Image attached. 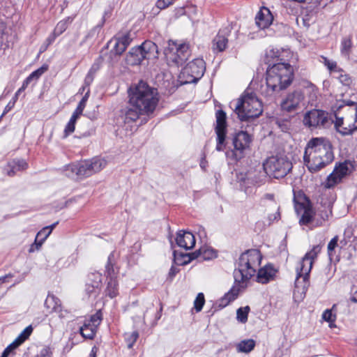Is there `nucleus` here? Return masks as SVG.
<instances>
[{
  "instance_id": "obj_39",
  "label": "nucleus",
  "mask_w": 357,
  "mask_h": 357,
  "mask_svg": "<svg viewBox=\"0 0 357 357\" xmlns=\"http://www.w3.org/2000/svg\"><path fill=\"white\" fill-rule=\"evenodd\" d=\"M90 95V89H88L87 91H86L84 96L82 97V100L79 101L77 108L73 113V115L75 116L76 117L79 118L80 115H82L86 105V102L89 99Z\"/></svg>"
},
{
  "instance_id": "obj_57",
  "label": "nucleus",
  "mask_w": 357,
  "mask_h": 357,
  "mask_svg": "<svg viewBox=\"0 0 357 357\" xmlns=\"http://www.w3.org/2000/svg\"><path fill=\"white\" fill-rule=\"evenodd\" d=\"M174 0H158L156 6L160 9H165L173 3Z\"/></svg>"
},
{
  "instance_id": "obj_41",
  "label": "nucleus",
  "mask_w": 357,
  "mask_h": 357,
  "mask_svg": "<svg viewBox=\"0 0 357 357\" xmlns=\"http://www.w3.org/2000/svg\"><path fill=\"white\" fill-rule=\"evenodd\" d=\"M72 22L70 17L59 21L56 25L54 32L58 36L62 34L68 28V24Z\"/></svg>"
},
{
  "instance_id": "obj_49",
  "label": "nucleus",
  "mask_w": 357,
  "mask_h": 357,
  "mask_svg": "<svg viewBox=\"0 0 357 357\" xmlns=\"http://www.w3.org/2000/svg\"><path fill=\"white\" fill-rule=\"evenodd\" d=\"M337 242H338V236H335L330 241V242L328 244V248H328V256L331 259H332V257L333 256V252L335 248L337 245Z\"/></svg>"
},
{
  "instance_id": "obj_36",
  "label": "nucleus",
  "mask_w": 357,
  "mask_h": 357,
  "mask_svg": "<svg viewBox=\"0 0 357 357\" xmlns=\"http://www.w3.org/2000/svg\"><path fill=\"white\" fill-rule=\"evenodd\" d=\"M32 332L33 327L31 325L26 326L14 340L15 344H17L18 347L20 346L29 337Z\"/></svg>"
},
{
  "instance_id": "obj_60",
  "label": "nucleus",
  "mask_w": 357,
  "mask_h": 357,
  "mask_svg": "<svg viewBox=\"0 0 357 357\" xmlns=\"http://www.w3.org/2000/svg\"><path fill=\"white\" fill-rule=\"evenodd\" d=\"M18 346L17 344H15V342H13L11 344H10L3 351V354H6V355H9V354L15 350L16 348H17Z\"/></svg>"
},
{
  "instance_id": "obj_45",
  "label": "nucleus",
  "mask_w": 357,
  "mask_h": 357,
  "mask_svg": "<svg viewBox=\"0 0 357 357\" xmlns=\"http://www.w3.org/2000/svg\"><path fill=\"white\" fill-rule=\"evenodd\" d=\"M205 303L204 295L203 293H199L194 301V307L197 312H200Z\"/></svg>"
},
{
  "instance_id": "obj_43",
  "label": "nucleus",
  "mask_w": 357,
  "mask_h": 357,
  "mask_svg": "<svg viewBox=\"0 0 357 357\" xmlns=\"http://www.w3.org/2000/svg\"><path fill=\"white\" fill-rule=\"evenodd\" d=\"M77 119V117L72 114L69 121L65 127L63 136L64 137H67L69 135L72 134L75 131V123Z\"/></svg>"
},
{
  "instance_id": "obj_13",
  "label": "nucleus",
  "mask_w": 357,
  "mask_h": 357,
  "mask_svg": "<svg viewBox=\"0 0 357 357\" xmlns=\"http://www.w3.org/2000/svg\"><path fill=\"white\" fill-rule=\"evenodd\" d=\"M205 62L202 59H195L189 62L181 70L180 77L185 78L184 83L197 82L205 72Z\"/></svg>"
},
{
  "instance_id": "obj_9",
  "label": "nucleus",
  "mask_w": 357,
  "mask_h": 357,
  "mask_svg": "<svg viewBox=\"0 0 357 357\" xmlns=\"http://www.w3.org/2000/svg\"><path fill=\"white\" fill-rule=\"evenodd\" d=\"M158 47L151 40L144 41L141 45L131 48L126 56L129 65H139L144 59L157 57Z\"/></svg>"
},
{
  "instance_id": "obj_7",
  "label": "nucleus",
  "mask_w": 357,
  "mask_h": 357,
  "mask_svg": "<svg viewBox=\"0 0 357 357\" xmlns=\"http://www.w3.org/2000/svg\"><path fill=\"white\" fill-rule=\"evenodd\" d=\"M320 251L321 247L319 245L314 246L298 263L296 268V287L301 288L303 291L307 290L309 286L310 273L312 270L314 260L317 258Z\"/></svg>"
},
{
  "instance_id": "obj_32",
  "label": "nucleus",
  "mask_w": 357,
  "mask_h": 357,
  "mask_svg": "<svg viewBox=\"0 0 357 357\" xmlns=\"http://www.w3.org/2000/svg\"><path fill=\"white\" fill-rule=\"evenodd\" d=\"M91 276L96 279V280L92 284L87 283L86 284L85 290L89 296L96 294L97 293L101 282V275L100 274H92Z\"/></svg>"
},
{
  "instance_id": "obj_5",
  "label": "nucleus",
  "mask_w": 357,
  "mask_h": 357,
  "mask_svg": "<svg viewBox=\"0 0 357 357\" xmlns=\"http://www.w3.org/2000/svg\"><path fill=\"white\" fill-rule=\"evenodd\" d=\"M317 100V89L312 84H308L304 89L294 90L288 93L281 102L282 110L291 112L305 106V102L313 105Z\"/></svg>"
},
{
  "instance_id": "obj_64",
  "label": "nucleus",
  "mask_w": 357,
  "mask_h": 357,
  "mask_svg": "<svg viewBox=\"0 0 357 357\" xmlns=\"http://www.w3.org/2000/svg\"><path fill=\"white\" fill-rule=\"evenodd\" d=\"M200 167L203 169V170H206V167H207V161L205 158V157H203L201 160H200Z\"/></svg>"
},
{
  "instance_id": "obj_50",
  "label": "nucleus",
  "mask_w": 357,
  "mask_h": 357,
  "mask_svg": "<svg viewBox=\"0 0 357 357\" xmlns=\"http://www.w3.org/2000/svg\"><path fill=\"white\" fill-rule=\"evenodd\" d=\"M113 257L112 254H110L108 257V261L105 266V274H107V276L109 278H114V269L113 267V264L111 262V258Z\"/></svg>"
},
{
  "instance_id": "obj_23",
  "label": "nucleus",
  "mask_w": 357,
  "mask_h": 357,
  "mask_svg": "<svg viewBox=\"0 0 357 357\" xmlns=\"http://www.w3.org/2000/svg\"><path fill=\"white\" fill-rule=\"evenodd\" d=\"M347 112L344 118L349 123L354 132L357 130V103L352 102L351 105L348 106L347 107Z\"/></svg>"
},
{
  "instance_id": "obj_17",
  "label": "nucleus",
  "mask_w": 357,
  "mask_h": 357,
  "mask_svg": "<svg viewBox=\"0 0 357 357\" xmlns=\"http://www.w3.org/2000/svg\"><path fill=\"white\" fill-rule=\"evenodd\" d=\"M295 211L299 218L301 225H307L312 222L315 213L308 201L303 203H295Z\"/></svg>"
},
{
  "instance_id": "obj_6",
  "label": "nucleus",
  "mask_w": 357,
  "mask_h": 357,
  "mask_svg": "<svg viewBox=\"0 0 357 357\" xmlns=\"http://www.w3.org/2000/svg\"><path fill=\"white\" fill-rule=\"evenodd\" d=\"M235 112L241 121H248L262 113L261 101L253 93L243 95L235 103Z\"/></svg>"
},
{
  "instance_id": "obj_33",
  "label": "nucleus",
  "mask_w": 357,
  "mask_h": 357,
  "mask_svg": "<svg viewBox=\"0 0 357 357\" xmlns=\"http://www.w3.org/2000/svg\"><path fill=\"white\" fill-rule=\"evenodd\" d=\"M48 65L43 64L40 68L32 72L24 81L25 85H29L33 80H38L40 77L48 70Z\"/></svg>"
},
{
  "instance_id": "obj_16",
  "label": "nucleus",
  "mask_w": 357,
  "mask_h": 357,
  "mask_svg": "<svg viewBox=\"0 0 357 357\" xmlns=\"http://www.w3.org/2000/svg\"><path fill=\"white\" fill-rule=\"evenodd\" d=\"M216 126L215 131L217 135V144L215 149L218 151H222L226 146L225 139L227 135V116L226 113L219 109L215 113Z\"/></svg>"
},
{
  "instance_id": "obj_48",
  "label": "nucleus",
  "mask_w": 357,
  "mask_h": 357,
  "mask_svg": "<svg viewBox=\"0 0 357 357\" xmlns=\"http://www.w3.org/2000/svg\"><path fill=\"white\" fill-rule=\"evenodd\" d=\"M51 234V229L46 228L45 227L43 228L41 230H40L38 234H36V238H38L40 242L43 243L45 242V241L47 239V238Z\"/></svg>"
},
{
  "instance_id": "obj_61",
  "label": "nucleus",
  "mask_w": 357,
  "mask_h": 357,
  "mask_svg": "<svg viewBox=\"0 0 357 357\" xmlns=\"http://www.w3.org/2000/svg\"><path fill=\"white\" fill-rule=\"evenodd\" d=\"M93 77L92 75V74L91 73V72H89L85 79H84V85H86V86L89 87V85L91 84V82H93Z\"/></svg>"
},
{
  "instance_id": "obj_46",
  "label": "nucleus",
  "mask_w": 357,
  "mask_h": 357,
  "mask_svg": "<svg viewBox=\"0 0 357 357\" xmlns=\"http://www.w3.org/2000/svg\"><path fill=\"white\" fill-rule=\"evenodd\" d=\"M86 321H90V324H93L96 328L100 325L102 321V313L100 310L97 311L94 314L91 315L89 319H86Z\"/></svg>"
},
{
  "instance_id": "obj_4",
  "label": "nucleus",
  "mask_w": 357,
  "mask_h": 357,
  "mask_svg": "<svg viewBox=\"0 0 357 357\" xmlns=\"http://www.w3.org/2000/svg\"><path fill=\"white\" fill-rule=\"evenodd\" d=\"M303 159L310 172L319 171L334 159L330 142L322 137L312 139L307 144Z\"/></svg>"
},
{
  "instance_id": "obj_56",
  "label": "nucleus",
  "mask_w": 357,
  "mask_h": 357,
  "mask_svg": "<svg viewBox=\"0 0 357 357\" xmlns=\"http://www.w3.org/2000/svg\"><path fill=\"white\" fill-rule=\"evenodd\" d=\"M8 167L9 169H7V174L10 176H14L19 171L17 165L14 164V160L8 163Z\"/></svg>"
},
{
  "instance_id": "obj_8",
  "label": "nucleus",
  "mask_w": 357,
  "mask_h": 357,
  "mask_svg": "<svg viewBox=\"0 0 357 357\" xmlns=\"http://www.w3.org/2000/svg\"><path fill=\"white\" fill-rule=\"evenodd\" d=\"M292 167V162L285 155L271 156L264 164L266 174L277 179L286 176L291 172Z\"/></svg>"
},
{
  "instance_id": "obj_14",
  "label": "nucleus",
  "mask_w": 357,
  "mask_h": 357,
  "mask_svg": "<svg viewBox=\"0 0 357 357\" xmlns=\"http://www.w3.org/2000/svg\"><path fill=\"white\" fill-rule=\"evenodd\" d=\"M333 122L331 115L325 111L312 109L307 112L303 118V123L310 128H326Z\"/></svg>"
},
{
  "instance_id": "obj_51",
  "label": "nucleus",
  "mask_w": 357,
  "mask_h": 357,
  "mask_svg": "<svg viewBox=\"0 0 357 357\" xmlns=\"http://www.w3.org/2000/svg\"><path fill=\"white\" fill-rule=\"evenodd\" d=\"M35 357H52V351L49 347H43Z\"/></svg>"
},
{
  "instance_id": "obj_35",
  "label": "nucleus",
  "mask_w": 357,
  "mask_h": 357,
  "mask_svg": "<svg viewBox=\"0 0 357 357\" xmlns=\"http://www.w3.org/2000/svg\"><path fill=\"white\" fill-rule=\"evenodd\" d=\"M106 295L113 298L118 294V282L116 278H111L107 282L105 290Z\"/></svg>"
},
{
  "instance_id": "obj_3",
  "label": "nucleus",
  "mask_w": 357,
  "mask_h": 357,
  "mask_svg": "<svg viewBox=\"0 0 357 357\" xmlns=\"http://www.w3.org/2000/svg\"><path fill=\"white\" fill-rule=\"evenodd\" d=\"M278 51L273 49L266 52L267 63L266 81L261 84L259 91L268 101L275 100L277 94L287 88L293 80V68L288 63H271L269 57H278Z\"/></svg>"
},
{
  "instance_id": "obj_55",
  "label": "nucleus",
  "mask_w": 357,
  "mask_h": 357,
  "mask_svg": "<svg viewBox=\"0 0 357 357\" xmlns=\"http://www.w3.org/2000/svg\"><path fill=\"white\" fill-rule=\"evenodd\" d=\"M114 41H115V43H114V47L112 51L114 52L117 55H121L123 52H125L126 48L122 47L121 45V43L116 40V38L114 40Z\"/></svg>"
},
{
  "instance_id": "obj_10",
  "label": "nucleus",
  "mask_w": 357,
  "mask_h": 357,
  "mask_svg": "<svg viewBox=\"0 0 357 357\" xmlns=\"http://www.w3.org/2000/svg\"><path fill=\"white\" fill-rule=\"evenodd\" d=\"M252 141V135L246 131L237 132L233 138L234 149L227 151L226 157L234 162L242 159L245 157L246 151L250 149Z\"/></svg>"
},
{
  "instance_id": "obj_37",
  "label": "nucleus",
  "mask_w": 357,
  "mask_h": 357,
  "mask_svg": "<svg viewBox=\"0 0 357 357\" xmlns=\"http://www.w3.org/2000/svg\"><path fill=\"white\" fill-rule=\"evenodd\" d=\"M32 332L33 327L31 325L26 326L14 340L15 344H17L18 347L20 346L29 337Z\"/></svg>"
},
{
  "instance_id": "obj_24",
  "label": "nucleus",
  "mask_w": 357,
  "mask_h": 357,
  "mask_svg": "<svg viewBox=\"0 0 357 357\" xmlns=\"http://www.w3.org/2000/svg\"><path fill=\"white\" fill-rule=\"evenodd\" d=\"M354 170V162L349 160L340 162L337 165H335L334 168V171L337 172L342 178L350 174Z\"/></svg>"
},
{
  "instance_id": "obj_62",
  "label": "nucleus",
  "mask_w": 357,
  "mask_h": 357,
  "mask_svg": "<svg viewBox=\"0 0 357 357\" xmlns=\"http://www.w3.org/2000/svg\"><path fill=\"white\" fill-rule=\"evenodd\" d=\"M178 271V268L174 266H172L169 272V277L170 279L172 280Z\"/></svg>"
},
{
  "instance_id": "obj_28",
  "label": "nucleus",
  "mask_w": 357,
  "mask_h": 357,
  "mask_svg": "<svg viewBox=\"0 0 357 357\" xmlns=\"http://www.w3.org/2000/svg\"><path fill=\"white\" fill-rule=\"evenodd\" d=\"M45 306L47 309L50 310L51 312H56L61 310V301L54 295L48 294L45 301Z\"/></svg>"
},
{
  "instance_id": "obj_63",
  "label": "nucleus",
  "mask_w": 357,
  "mask_h": 357,
  "mask_svg": "<svg viewBox=\"0 0 357 357\" xmlns=\"http://www.w3.org/2000/svg\"><path fill=\"white\" fill-rule=\"evenodd\" d=\"M56 312L59 314V317L61 319L65 318L66 317V314H68V312L67 310H63L62 307H61L60 310H58Z\"/></svg>"
},
{
  "instance_id": "obj_47",
  "label": "nucleus",
  "mask_w": 357,
  "mask_h": 357,
  "mask_svg": "<svg viewBox=\"0 0 357 357\" xmlns=\"http://www.w3.org/2000/svg\"><path fill=\"white\" fill-rule=\"evenodd\" d=\"M322 318L324 320L329 323V326L331 328L333 327L334 322L335 321V316L333 314L331 310H326L323 312Z\"/></svg>"
},
{
  "instance_id": "obj_34",
  "label": "nucleus",
  "mask_w": 357,
  "mask_h": 357,
  "mask_svg": "<svg viewBox=\"0 0 357 357\" xmlns=\"http://www.w3.org/2000/svg\"><path fill=\"white\" fill-rule=\"evenodd\" d=\"M48 65L43 64L40 68L32 72L24 81L25 85H29L33 80H38L40 77L48 70Z\"/></svg>"
},
{
  "instance_id": "obj_54",
  "label": "nucleus",
  "mask_w": 357,
  "mask_h": 357,
  "mask_svg": "<svg viewBox=\"0 0 357 357\" xmlns=\"http://www.w3.org/2000/svg\"><path fill=\"white\" fill-rule=\"evenodd\" d=\"M43 244V243L42 242H40L38 238H36L34 242L31 245L29 249V252L32 253L34 252L35 251L39 250Z\"/></svg>"
},
{
  "instance_id": "obj_44",
  "label": "nucleus",
  "mask_w": 357,
  "mask_h": 357,
  "mask_svg": "<svg viewBox=\"0 0 357 357\" xmlns=\"http://www.w3.org/2000/svg\"><path fill=\"white\" fill-rule=\"evenodd\" d=\"M138 337L139 333L137 331H132V333L125 334V340L129 349H131L133 347Z\"/></svg>"
},
{
  "instance_id": "obj_29",
  "label": "nucleus",
  "mask_w": 357,
  "mask_h": 357,
  "mask_svg": "<svg viewBox=\"0 0 357 357\" xmlns=\"http://www.w3.org/2000/svg\"><path fill=\"white\" fill-rule=\"evenodd\" d=\"M349 243H350L349 247L352 246L353 249L355 250L357 246V238L354 236L353 231L350 228L344 230L343 238L340 242L342 246H345Z\"/></svg>"
},
{
  "instance_id": "obj_25",
  "label": "nucleus",
  "mask_w": 357,
  "mask_h": 357,
  "mask_svg": "<svg viewBox=\"0 0 357 357\" xmlns=\"http://www.w3.org/2000/svg\"><path fill=\"white\" fill-rule=\"evenodd\" d=\"M317 215L320 218V220H318L317 224L322 225L323 223L328 220L332 215V203L328 202L322 204L321 206L318 208Z\"/></svg>"
},
{
  "instance_id": "obj_58",
  "label": "nucleus",
  "mask_w": 357,
  "mask_h": 357,
  "mask_svg": "<svg viewBox=\"0 0 357 357\" xmlns=\"http://www.w3.org/2000/svg\"><path fill=\"white\" fill-rule=\"evenodd\" d=\"M14 164L17 166V170H24L27 168L28 164L24 160H14Z\"/></svg>"
},
{
  "instance_id": "obj_30",
  "label": "nucleus",
  "mask_w": 357,
  "mask_h": 357,
  "mask_svg": "<svg viewBox=\"0 0 357 357\" xmlns=\"http://www.w3.org/2000/svg\"><path fill=\"white\" fill-rule=\"evenodd\" d=\"M255 347V341L252 339L243 340L236 345V350L241 353H250Z\"/></svg>"
},
{
  "instance_id": "obj_12",
  "label": "nucleus",
  "mask_w": 357,
  "mask_h": 357,
  "mask_svg": "<svg viewBox=\"0 0 357 357\" xmlns=\"http://www.w3.org/2000/svg\"><path fill=\"white\" fill-rule=\"evenodd\" d=\"M165 54L169 63L177 66H182L190 55L189 45L185 43L172 42Z\"/></svg>"
},
{
  "instance_id": "obj_2",
  "label": "nucleus",
  "mask_w": 357,
  "mask_h": 357,
  "mask_svg": "<svg viewBox=\"0 0 357 357\" xmlns=\"http://www.w3.org/2000/svg\"><path fill=\"white\" fill-rule=\"evenodd\" d=\"M261 260V255L258 250H249L241 254L238 266L234 271L235 285L218 301L219 307L227 306L238 297L239 292L247 287V282L255 275Z\"/></svg>"
},
{
  "instance_id": "obj_31",
  "label": "nucleus",
  "mask_w": 357,
  "mask_h": 357,
  "mask_svg": "<svg viewBox=\"0 0 357 357\" xmlns=\"http://www.w3.org/2000/svg\"><path fill=\"white\" fill-rule=\"evenodd\" d=\"M352 49V41L350 37L343 38L340 45V53L345 59H349Z\"/></svg>"
},
{
  "instance_id": "obj_15",
  "label": "nucleus",
  "mask_w": 357,
  "mask_h": 357,
  "mask_svg": "<svg viewBox=\"0 0 357 357\" xmlns=\"http://www.w3.org/2000/svg\"><path fill=\"white\" fill-rule=\"evenodd\" d=\"M107 165V161L100 158L77 162V177L84 178L101 171Z\"/></svg>"
},
{
  "instance_id": "obj_40",
  "label": "nucleus",
  "mask_w": 357,
  "mask_h": 357,
  "mask_svg": "<svg viewBox=\"0 0 357 357\" xmlns=\"http://www.w3.org/2000/svg\"><path fill=\"white\" fill-rule=\"evenodd\" d=\"M64 174L73 179H78L77 162L69 164L63 168Z\"/></svg>"
},
{
  "instance_id": "obj_11",
  "label": "nucleus",
  "mask_w": 357,
  "mask_h": 357,
  "mask_svg": "<svg viewBox=\"0 0 357 357\" xmlns=\"http://www.w3.org/2000/svg\"><path fill=\"white\" fill-rule=\"evenodd\" d=\"M217 256V251L208 245H204L192 253H182L174 251V261L178 266L185 265L195 259L204 261L211 260L216 258Z\"/></svg>"
},
{
  "instance_id": "obj_19",
  "label": "nucleus",
  "mask_w": 357,
  "mask_h": 357,
  "mask_svg": "<svg viewBox=\"0 0 357 357\" xmlns=\"http://www.w3.org/2000/svg\"><path fill=\"white\" fill-rule=\"evenodd\" d=\"M229 32L230 29L229 27L220 30L218 35L213 40L212 48L214 52H220L226 49L228 43L227 37Z\"/></svg>"
},
{
  "instance_id": "obj_22",
  "label": "nucleus",
  "mask_w": 357,
  "mask_h": 357,
  "mask_svg": "<svg viewBox=\"0 0 357 357\" xmlns=\"http://www.w3.org/2000/svg\"><path fill=\"white\" fill-rule=\"evenodd\" d=\"M277 273V270L272 265H266L259 269L257 275V281L261 284H266L273 280Z\"/></svg>"
},
{
  "instance_id": "obj_1",
  "label": "nucleus",
  "mask_w": 357,
  "mask_h": 357,
  "mask_svg": "<svg viewBox=\"0 0 357 357\" xmlns=\"http://www.w3.org/2000/svg\"><path fill=\"white\" fill-rule=\"evenodd\" d=\"M128 106L121 109L125 123L136 121L141 116H151L160 100L157 89L143 81L132 85L128 90Z\"/></svg>"
},
{
  "instance_id": "obj_18",
  "label": "nucleus",
  "mask_w": 357,
  "mask_h": 357,
  "mask_svg": "<svg viewBox=\"0 0 357 357\" xmlns=\"http://www.w3.org/2000/svg\"><path fill=\"white\" fill-rule=\"evenodd\" d=\"M266 174L262 172L255 171L248 174L242 181V185L245 187V193L251 192V191H249L250 185L260 186L263 185L266 181Z\"/></svg>"
},
{
  "instance_id": "obj_53",
  "label": "nucleus",
  "mask_w": 357,
  "mask_h": 357,
  "mask_svg": "<svg viewBox=\"0 0 357 357\" xmlns=\"http://www.w3.org/2000/svg\"><path fill=\"white\" fill-rule=\"evenodd\" d=\"M324 65L328 68L330 71L335 70L337 68V63L334 61L328 59L326 57H322Z\"/></svg>"
},
{
  "instance_id": "obj_59",
  "label": "nucleus",
  "mask_w": 357,
  "mask_h": 357,
  "mask_svg": "<svg viewBox=\"0 0 357 357\" xmlns=\"http://www.w3.org/2000/svg\"><path fill=\"white\" fill-rule=\"evenodd\" d=\"M58 36L56 35V33L53 31V33L50 35L46 39V41H45V46L44 47V50L50 45H51L56 39V38Z\"/></svg>"
},
{
  "instance_id": "obj_21",
  "label": "nucleus",
  "mask_w": 357,
  "mask_h": 357,
  "mask_svg": "<svg viewBox=\"0 0 357 357\" xmlns=\"http://www.w3.org/2000/svg\"><path fill=\"white\" fill-rule=\"evenodd\" d=\"M176 242L178 247L188 250L195 246V238L191 232L180 231L177 234Z\"/></svg>"
},
{
  "instance_id": "obj_20",
  "label": "nucleus",
  "mask_w": 357,
  "mask_h": 357,
  "mask_svg": "<svg viewBox=\"0 0 357 357\" xmlns=\"http://www.w3.org/2000/svg\"><path fill=\"white\" fill-rule=\"evenodd\" d=\"M273 16L270 10L266 7H263L257 13L255 17V23L261 29L268 28L273 22Z\"/></svg>"
},
{
  "instance_id": "obj_42",
  "label": "nucleus",
  "mask_w": 357,
  "mask_h": 357,
  "mask_svg": "<svg viewBox=\"0 0 357 357\" xmlns=\"http://www.w3.org/2000/svg\"><path fill=\"white\" fill-rule=\"evenodd\" d=\"M250 309L249 306L238 308L236 312L237 320L242 324H245V322H247L248 315L250 312Z\"/></svg>"
},
{
  "instance_id": "obj_52",
  "label": "nucleus",
  "mask_w": 357,
  "mask_h": 357,
  "mask_svg": "<svg viewBox=\"0 0 357 357\" xmlns=\"http://www.w3.org/2000/svg\"><path fill=\"white\" fill-rule=\"evenodd\" d=\"M116 40L121 43L122 47L127 48V47L130 45L132 39L130 35L127 33L122 36L121 37L116 38Z\"/></svg>"
},
{
  "instance_id": "obj_38",
  "label": "nucleus",
  "mask_w": 357,
  "mask_h": 357,
  "mask_svg": "<svg viewBox=\"0 0 357 357\" xmlns=\"http://www.w3.org/2000/svg\"><path fill=\"white\" fill-rule=\"evenodd\" d=\"M342 178L334 170L327 176L324 183L326 188H332L342 181Z\"/></svg>"
},
{
  "instance_id": "obj_27",
  "label": "nucleus",
  "mask_w": 357,
  "mask_h": 357,
  "mask_svg": "<svg viewBox=\"0 0 357 357\" xmlns=\"http://www.w3.org/2000/svg\"><path fill=\"white\" fill-rule=\"evenodd\" d=\"M79 331L84 338L92 340L96 334L97 328L93 324H90V321H84Z\"/></svg>"
},
{
  "instance_id": "obj_26",
  "label": "nucleus",
  "mask_w": 357,
  "mask_h": 357,
  "mask_svg": "<svg viewBox=\"0 0 357 357\" xmlns=\"http://www.w3.org/2000/svg\"><path fill=\"white\" fill-rule=\"evenodd\" d=\"M335 121V127L337 132L341 133L342 135H347L353 133L352 130L349 126V123L343 117H338L336 116Z\"/></svg>"
}]
</instances>
